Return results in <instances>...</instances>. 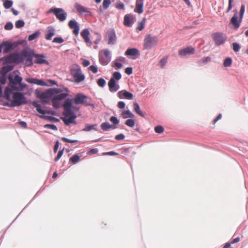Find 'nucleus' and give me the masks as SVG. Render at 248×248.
Here are the masks:
<instances>
[{
	"instance_id": "f257e3e1",
	"label": "nucleus",
	"mask_w": 248,
	"mask_h": 248,
	"mask_svg": "<svg viewBox=\"0 0 248 248\" xmlns=\"http://www.w3.org/2000/svg\"><path fill=\"white\" fill-rule=\"evenodd\" d=\"M73 98H67L62 105L64 108L62 115L64 117H61L64 124L69 125L71 124L76 123L77 115L75 111H78L79 108L77 107H73Z\"/></svg>"
},
{
	"instance_id": "f03ea898",
	"label": "nucleus",
	"mask_w": 248,
	"mask_h": 248,
	"mask_svg": "<svg viewBox=\"0 0 248 248\" xmlns=\"http://www.w3.org/2000/svg\"><path fill=\"white\" fill-rule=\"evenodd\" d=\"M13 77L12 74L9 75V86L12 87L14 91L18 92L23 91L27 87V85L22 83V78L18 75L16 76L14 78Z\"/></svg>"
},
{
	"instance_id": "7ed1b4c3",
	"label": "nucleus",
	"mask_w": 248,
	"mask_h": 248,
	"mask_svg": "<svg viewBox=\"0 0 248 248\" xmlns=\"http://www.w3.org/2000/svg\"><path fill=\"white\" fill-rule=\"evenodd\" d=\"M34 54V51L31 49H23L21 53L19 54L20 62H24L27 66H32L33 64L32 59Z\"/></svg>"
},
{
	"instance_id": "20e7f679",
	"label": "nucleus",
	"mask_w": 248,
	"mask_h": 248,
	"mask_svg": "<svg viewBox=\"0 0 248 248\" xmlns=\"http://www.w3.org/2000/svg\"><path fill=\"white\" fill-rule=\"evenodd\" d=\"M32 105L36 108V111L40 114H41L42 115L40 116V117L41 118L46 119V120H49L51 121H55L56 122H59V119L58 118H56L53 116H46V113H49V111H47L42 108L41 105L39 103V102L38 101L34 100L33 101L31 102Z\"/></svg>"
},
{
	"instance_id": "39448f33",
	"label": "nucleus",
	"mask_w": 248,
	"mask_h": 248,
	"mask_svg": "<svg viewBox=\"0 0 248 248\" xmlns=\"http://www.w3.org/2000/svg\"><path fill=\"white\" fill-rule=\"evenodd\" d=\"M158 39L155 36L146 34L144 39L143 49L150 50L158 44Z\"/></svg>"
},
{
	"instance_id": "423d86ee",
	"label": "nucleus",
	"mask_w": 248,
	"mask_h": 248,
	"mask_svg": "<svg viewBox=\"0 0 248 248\" xmlns=\"http://www.w3.org/2000/svg\"><path fill=\"white\" fill-rule=\"evenodd\" d=\"M13 100L11 101V106H20L27 103L26 97L22 93L16 92L13 93Z\"/></svg>"
},
{
	"instance_id": "0eeeda50",
	"label": "nucleus",
	"mask_w": 248,
	"mask_h": 248,
	"mask_svg": "<svg viewBox=\"0 0 248 248\" xmlns=\"http://www.w3.org/2000/svg\"><path fill=\"white\" fill-rule=\"evenodd\" d=\"M22 44V41H15L11 42L7 41H3L0 44L1 49L3 48V52L5 54L8 53L15 48L17 47L19 45Z\"/></svg>"
},
{
	"instance_id": "6e6552de",
	"label": "nucleus",
	"mask_w": 248,
	"mask_h": 248,
	"mask_svg": "<svg viewBox=\"0 0 248 248\" xmlns=\"http://www.w3.org/2000/svg\"><path fill=\"white\" fill-rule=\"evenodd\" d=\"M71 74L76 83H80L85 80V76L82 73L81 67L78 64L70 69Z\"/></svg>"
},
{
	"instance_id": "1a4fd4ad",
	"label": "nucleus",
	"mask_w": 248,
	"mask_h": 248,
	"mask_svg": "<svg viewBox=\"0 0 248 248\" xmlns=\"http://www.w3.org/2000/svg\"><path fill=\"white\" fill-rule=\"evenodd\" d=\"M53 13L56 18L61 21H64L67 17V14L65 11L61 8L52 7L47 12V14Z\"/></svg>"
},
{
	"instance_id": "9d476101",
	"label": "nucleus",
	"mask_w": 248,
	"mask_h": 248,
	"mask_svg": "<svg viewBox=\"0 0 248 248\" xmlns=\"http://www.w3.org/2000/svg\"><path fill=\"white\" fill-rule=\"evenodd\" d=\"M87 99L88 97L86 95L79 93L75 95V98L73 99V102L77 105L84 104L85 106L94 107V104L88 101Z\"/></svg>"
},
{
	"instance_id": "9b49d317",
	"label": "nucleus",
	"mask_w": 248,
	"mask_h": 248,
	"mask_svg": "<svg viewBox=\"0 0 248 248\" xmlns=\"http://www.w3.org/2000/svg\"><path fill=\"white\" fill-rule=\"evenodd\" d=\"M64 90L67 92L66 93H60L52 98V106L54 108H59L61 107L60 102L68 96L69 90L66 88Z\"/></svg>"
},
{
	"instance_id": "f8f14e48",
	"label": "nucleus",
	"mask_w": 248,
	"mask_h": 248,
	"mask_svg": "<svg viewBox=\"0 0 248 248\" xmlns=\"http://www.w3.org/2000/svg\"><path fill=\"white\" fill-rule=\"evenodd\" d=\"M213 39L217 46L223 44L227 39L226 36L222 32H216L213 34Z\"/></svg>"
},
{
	"instance_id": "ddd939ff",
	"label": "nucleus",
	"mask_w": 248,
	"mask_h": 248,
	"mask_svg": "<svg viewBox=\"0 0 248 248\" xmlns=\"http://www.w3.org/2000/svg\"><path fill=\"white\" fill-rule=\"evenodd\" d=\"M3 59L6 63H20L19 55L17 53H11L4 57Z\"/></svg>"
},
{
	"instance_id": "4468645a",
	"label": "nucleus",
	"mask_w": 248,
	"mask_h": 248,
	"mask_svg": "<svg viewBox=\"0 0 248 248\" xmlns=\"http://www.w3.org/2000/svg\"><path fill=\"white\" fill-rule=\"evenodd\" d=\"M106 37L108 39V45H114L116 43L117 36L114 29H109L107 32Z\"/></svg>"
},
{
	"instance_id": "2eb2a0df",
	"label": "nucleus",
	"mask_w": 248,
	"mask_h": 248,
	"mask_svg": "<svg viewBox=\"0 0 248 248\" xmlns=\"http://www.w3.org/2000/svg\"><path fill=\"white\" fill-rule=\"evenodd\" d=\"M35 94L36 97L42 100L43 104H46L48 102V96L47 90L45 92H42L40 89L35 90Z\"/></svg>"
},
{
	"instance_id": "dca6fc26",
	"label": "nucleus",
	"mask_w": 248,
	"mask_h": 248,
	"mask_svg": "<svg viewBox=\"0 0 248 248\" xmlns=\"http://www.w3.org/2000/svg\"><path fill=\"white\" fill-rule=\"evenodd\" d=\"M135 16L132 14H126L124 16V25L126 27H131L134 23Z\"/></svg>"
},
{
	"instance_id": "f3484780",
	"label": "nucleus",
	"mask_w": 248,
	"mask_h": 248,
	"mask_svg": "<svg viewBox=\"0 0 248 248\" xmlns=\"http://www.w3.org/2000/svg\"><path fill=\"white\" fill-rule=\"evenodd\" d=\"M26 81L31 84H34L42 86H48L49 85L43 79L37 78H29L26 79Z\"/></svg>"
},
{
	"instance_id": "a211bd4d",
	"label": "nucleus",
	"mask_w": 248,
	"mask_h": 248,
	"mask_svg": "<svg viewBox=\"0 0 248 248\" xmlns=\"http://www.w3.org/2000/svg\"><path fill=\"white\" fill-rule=\"evenodd\" d=\"M108 86L109 91L111 93L116 92L120 88L119 84L116 83V81L113 78L110 79L108 82Z\"/></svg>"
},
{
	"instance_id": "6ab92c4d",
	"label": "nucleus",
	"mask_w": 248,
	"mask_h": 248,
	"mask_svg": "<svg viewBox=\"0 0 248 248\" xmlns=\"http://www.w3.org/2000/svg\"><path fill=\"white\" fill-rule=\"evenodd\" d=\"M117 96L120 99L124 98L131 100L133 98V94L125 90H123L118 92L117 93Z\"/></svg>"
},
{
	"instance_id": "aec40b11",
	"label": "nucleus",
	"mask_w": 248,
	"mask_h": 248,
	"mask_svg": "<svg viewBox=\"0 0 248 248\" xmlns=\"http://www.w3.org/2000/svg\"><path fill=\"white\" fill-rule=\"evenodd\" d=\"M195 49L191 46H188L186 48L181 49L179 51V55L186 57L187 55H190L194 53Z\"/></svg>"
},
{
	"instance_id": "412c9836",
	"label": "nucleus",
	"mask_w": 248,
	"mask_h": 248,
	"mask_svg": "<svg viewBox=\"0 0 248 248\" xmlns=\"http://www.w3.org/2000/svg\"><path fill=\"white\" fill-rule=\"evenodd\" d=\"M69 27L71 29H74L73 33L78 35L79 31V26L75 20H71L68 23Z\"/></svg>"
},
{
	"instance_id": "4be33fe9",
	"label": "nucleus",
	"mask_w": 248,
	"mask_h": 248,
	"mask_svg": "<svg viewBox=\"0 0 248 248\" xmlns=\"http://www.w3.org/2000/svg\"><path fill=\"white\" fill-rule=\"evenodd\" d=\"M62 91L63 90L60 88H49L47 89L48 101L52 98L53 95H57L59 93H62Z\"/></svg>"
},
{
	"instance_id": "5701e85b",
	"label": "nucleus",
	"mask_w": 248,
	"mask_h": 248,
	"mask_svg": "<svg viewBox=\"0 0 248 248\" xmlns=\"http://www.w3.org/2000/svg\"><path fill=\"white\" fill-rule=\"evenodd\" d=\"M34 57L36 58V60L35 61V63L38 64H46L47 65L49 64L48 62L46 60V57L44 55L42 54H35Z\"/></svg>"
},
{
	"instance_id": "b1692460",
	"label": "nucleus",
	"mask_w": 248,
	"mask_h": 248,
	"mask_svg": "<svg viewBox=\"0 0 248 248\" xmlns=\"http://www.w3.org/2000/svg\"><path fill=\"white\" fill-rule=\"evenodd\" d=\"M230 22L231 24L236 29L239 28L242 22V20L239 18V20H238L237 17V12L236 11L235 13L233 15L232 17L231 18Z\"/></svg>"
},
{
	"instance_id": "393cba45",
	"label": "nucleus",
	"mask_w": 248,
	"mask_h": 248,
	"mask_svg": "<svg viewBox=\"0 0 248 248\" xmlns=\"http://www.w3.org/2000/svg\"><path fill=\"white\" fill-rule=\"evenodd\" d=\"M75 7L76 10L79 14L82 15L85 13L91 14V12L89 10L88 8L85 7L84 6H82L80 4L76 3Z\"/></svg>"
},
{
	"instance_id": "a878e982",
	"label": "nucleus",
	"mask_w": 248,
	"mask_h": 248,
	"mask_svg": "<svg viewBox=\"0 0 248 248\" xmlns=\"http://www.w3.org/2000/svg\"><path fill=\"white\" fill-rule=\"evenodd\" d=\"M144 0H136V7L134 9V12L140 14L143 13V10Z\"/></svg>"
},
{
	"instance_id": "bb28decb",
	"label": "nucleus",
	"mask_w": 248,
	"mask_h": 248,
	"mask_svg": "<svg viewBox=\"0 0 248 248\" xmlns=\"http://www.w3.org/2000/svg\"><path fill=\"white\" fill-rule=\"evenodd\" d=\"M81 36L84 39L85 42L89 44V46H91L92 45V42L90 41V39L89 37L90 35V31L88 29H84L80 33Z\"/></svg>"
},
{
	"instance_id": "cd10ccee",
	"label": "nucleus",
	"mask_w": 248,
	"mask_h": 248,
	"mask_svg": "<svg viewBox=\"0 0 248 248\" xmlns=\"http://www.w3.org/2000/svg\"><path fill=\"white\" fill-rule=\"evenodd\" d=\"M55 34V29L52 26H48L47 28L45 38L47 40H50Z\"/></svg>"
},
{
	"instance_id": "c85d7f7f",
	"label": "nucleus",
	"mask_w": 248,
	"mask_h": 248,
	"mask_svg": "<svg viewBox=\"0 0 248 248\" xmlns=\"http://www.w3.org/2000/svg\"><path fill=\"white\" fill-rule=\"evenodd\" d=\"M125 55L127 56H136L140 55V51L136 48H129L125 52Z\"/></svg>"
},
{
	"instance_id": "c756f323",
	"label": "nucleus",
	"mask_w": 248,
	"mask_h": 248,
	"mask_svg": "<svg viewBox=\"0 0 248 248\" xmlns=\"http://www.w3.org/2000/svg\"><path fill=\"white\" fill-rule=\"evenodd\" d=\"M133 106L134 110L138 115L142 117H145L146 113L143 112L140 110V105L137 102H134L133 103Z\"/></svg>"
},
{
	"instance_id": "7c9ffc66",
	"label": "nucleus",
	"mask_w": 248,
	"mask_h": 248,
	"mask_svg": "<svg viewBox=\"0 0 248 248\" xmlns=\"http://www.w3.org/2000/svg\"><path fill=\"white\" fill-rule=\"evenodd\" d=\"M97 131L98 125L97 124H86L85 127L82 129L83 131H90L91 130Z\"/></svg>"
},
{
	"instance_id": "2f4dec72",
	"label": "nucleus",
	"mask_w": 248,
	"mask_h": 248,
	"mask_svg": "<svg viewBox=\"0 0 248 248\" xmlns=\"http://www.w3.org/2000/svg\"><path fill=\"white\" fill-rule=\"evenodd\" d=\"M14 91H14L12 88L10 86L6 87L4 90V95L5 98L8 100H10L11 98V94L12 93L13 94L12 92H15Z\"/></svg>"
},
{
	"instance_id": "473e14b6",
	"label": "nucleus",
	"mask_w": 248,
	"mask_h": 248,
	"mask_svg": "<svg viewBox=\"0 0 248 248\" xmlns=\"http://www.w3.org/2000/svg\"><path fill=\"white\" fill-rule=\"evenodd\" d=\"M14 68V66L11 65H7L6 66H4L2 67L1 69V74L6 75V74L13 70Z\"/></svg>"
},
{
	"instance_id": "72a5a7b5",
	"label": "nucleus",
	"mask_w": 248,
	"mask_h": 248,
	"mask_svg": "<svg viewBox=\"0 0 248 248\" xmlns=\"http://www.w3.org/2000/svg\"><path fill=\"white\" fill-rule=\"evenodd\" d=\"M99 60L100 63L103 65H107L110 61V59L105 58L100 53L99 55Z\"/></svg>"
},
{
	"instance_id": "f704fd0d",
	"label": "nucleus",
	"mask_w": 248,
	"mask_h": 248,
	"mask_svg": "<svg viewBox=\"0 0 248 248\" xmlns=\"http://www.w3.org/2000/svg\"><path fill=\"white\" fill-rule=\"evenodd\" d=\"M121 115L124 119L133 118L134 117V115L129 110H124Z\"/></svg>"
},
{
	"instance_id": "c9c22d12",
	"label": "nucleus",
	"mask_w": 248,
	"mask_h": 248,
	"mask_svg": "<svg viewBox=\"0 0 248 248\" xmlns=\"http://www.w3.org/2000/svg\"><path fill=\"white\" fill-rule=\"evenodd\" d=\"M41 32L39 31H37L33 33L30 34L28 37V40L30 41H32L35 39L38 38L40 35Z\"/></svg>"
},
{
	"instance_id": "e433bc0d",
	"label": "nucleus",
	"mask_w": 248,
	"mask_h": 248,
	"mask_svg": "<svg viewBox=\"0 0 248 248\" xmlns=\"http://www.w3.org/2000/svg\"><path fill=\"white\" fill-rule=\"evenodd\" d=\"M111 78H113L114 80H119L122 78V75L120 72H114L112 74Z\"/></svg>"
},
{
	"instance_id": "4c0bfd02",
	"label": "nucleus",
	"mask_w": 248,
	"mask_h": 248,
	"mask_svg": "<svg viewBox=\"0 0 248 248\" xmlns=\"http://www.w3.org/2000/svg\"><path fill=\"white\" fill-rule=\"evenodd\" d=\"M80 156L78 154L73 155L70 158V161L72 162L74 164H76L79 160Z\"/></svg>"
},
{
	"instance_id": "58836bf2",
	"label": "nucleus",
	"mask_w": 248,
	"mask_h": 248,
	"mask_svg": "<svg viewBox=\"0 0 248 248\" xmlns=\"http://www.w3.org/2000/svg\"><path fill=\"white\" fill-rule=\"evenodd\" d=\"M145 20V18H143L141 22L138 23V25L137 28V30L141 31L144 28Z\"/></svg>"
},
{
	"instance_id": "ea45409f",
	"label": "nucleus",
	"mask_w": 248,
	"mask_h": 248,
	"mask_svg": "<svg viewBox=\"0 0 248 248\" xmlns=\"http://www.w3.org/2000/svg\"><path fill=\"white\" fill-rule=\"evenodd\" d=\"M232 59L230 57H228L224 60L223 65L225 67H229L232 64Z\"/></svg>"
},
{
	"instance_id": "a19ab883",
	"label": "nucleus",
	"mask_w": 248,
	"mask_h": 248,
	"mask_svg": "<svg viewBox=\"0 0 248 248\" xmlns=\"http://www.w3.org/2000/svg\"><path fill=\"white\" fill-rule=\"evenodd\" d=\"M109 123L108 122H104L102 123L100 126L101 129L105 131H108L109 130Z\"/></svg>"
},
{
	"instance_id": "79ce46f5",
	"label": "nucleus",
	"mask_w": 248,
	"mask_h": 248,
	"mask_svg": "<svg viewBox=\"0 0 248 248\" xmlns=\"http://www.w3.org/2000/svg\"><path fill=\"white\" fill-rule=\"evenodd\" d=\"M97 84L99 87L103 88L106 84V81L103 78H101L98 79Z\"/></svg>"
},
{
	"instance_id": "37998d69",
	"label": "nucleus",
	"mask_w": 248,
	"mask_h": 248,
	"mask_svg": "<svg viewBox=\"0 0 248 248\" xmlns=\"http://www.w3.org/2000/svg\"><path fill=\"white\" fill-rule=\"evenodd\" d=\"M13 2L10 0H5L3 3V6L5 9H9L13 5Z\"/></svg>"
},
{
	"instance_id": "c03bdc74",
	"label": "nucleus",
	"mask_w": 248,
	"mask_h": 248,
	"mask_svg": "<svg viewBox=\"0 0 248 248\" xmlns=\"http://www.w3.org/2000/svg\"><path fill=\"white\" fill-rule=\"evenodd\" d=\"M25 25V22L23 20H18L16 22L15 26L16 28L19 29Z\"/></svg>"
},
{
	"instance_id": "a18cd8bd",
	"label": "nucleus",
	"mask_w": 248,
	"mask_h": 248,
	"mask_svg": "<svg viewBox=\"0 0 248 248\" xmlns=\"http://www.w3.org/2000/svg\"><path fill=\"white\" fill-rule=\"evenodd\" d=\"M125 124L130 127H133L135 125V123L133 119H129L125 121Z\"/></svg>"
},
{
	"instance_id": "49530a36",
	"label": "nucleus",
	"mask_w": 248,
	"mask_h": 248,
	"mask_svg": "<svg viewBox=\"0 0 248 248\" xmlns=\"http://www.w3.org/2000/svg\"><path fill=\"white\" fill-rule=\"evenodd\" d=\"M232 47L233 51L235 52L239 51L241 49L240 45L236 42L232 43Z\"/></svg>"
},
{
	"instance_id": "de8ad7c7",
	"label": "nucleus",
	"mask_w": 248,
	"mask_h": 248,
	"mask_svg": "<svg viewBox=\"0 0 248 248\" xmlns=\"http://www.w3.org/2000/svg\"><path fill=\"white\" fill-rule=\"evenodd\" d=\"M155 131L157 133L161 134L164 132V128L161 125H157L155 127Z\"/></svg>"
},
{
	"instance_id": "09e8293b",
	"label": "nucleus",
	"mask_w": 248,
	"mask_h": 248,
	"mask_svg": "<svg viewBox=\"0 0 248 248\" xmlns=\"http://www.w3.org/2000/svg\"><path fill=\"white\" fill-rule=\"evenodd\" d=\"M111 4L110 0H104L103 2V7L104 10L107 9Z\"/></svg>"
},
{
	"instance_id": "8fccbe9b",
	"label": "nucleus",
	"mask_w": 248,
	"mask_h": 248,
	"mask_svg": "<svg viewBox=\"0 0 248 248\" xmlns=\"http://www.w3.org/2000/svg\"><path fill=\"white\" fill-rule=\"evenodd\" d=\"M116 8L119 10H124V4L121 1H118L116 4Z\"/></svg>"
},
{
	"instance_id": "3c124183",
	"label": "nucleus",
	"mask_w": 248,
	"mask_h": 248,
	"mask_svg": "<svg viewBox=\"0 0 248 248\" xmlns=\"http://www.w3.org/2000/svg\"><path fill=\"white\" fill-rule=\"evenodd\" d=\"M46 128L50 129L53 130L57 131L58 130L57 127L54 124H46L44 125Z\"/></svg>"
},
{
	"instance_id": "603ef678",
	"label": "nucleus",
	"mask_w": 248,
	"mask_h": 248,
	"mask_svg": "<svg viewBox=\"0 0 248 248\" xmlns=\"http://www.w3.org/2000/svg\"><path fill=\"white\" fill-rule=\"evenodd\" d=\"M245 4H242L240 8V10L239 12L240 15V18L241 20H242L244 14L245 13Z\"/></svg>"
},
{
	"instance_id": "864d4df0",
	"label": "nucleus",
	"mask_w": 248,
	"mask_h": 248,
	"mask_svg": "<svg viewBox=\"0 0 248 248\" xmlns=\"http://www.w3.org/2000/svg\"><path fill=\"white\" fill-rule=\"evenodd\" d=\"M53 42L55 43L62 44L64 42V40L61 37H56L54 38Z\"/></svg>"
},
{
	"instance_id": "5fc2aeb1",
	"label": "nucleus",
	"mask_w": 248,
	"mask_h": 248,
	"mask_svg": "<svg viewBox=\"0 0 248 248\" xmlns=\"http://www.w3.org/2000/svg\"><path fill=\"white\" fill-rule=\"evenodd\" d=\"M13 28V24L11 22H8L6 23L4 26L5 30H11Z\"/></svg>"
},
{
	"instance_id": "6e6d98bb",
	"label": "nucleus",
	"mask_w": 248,
	"mask_h": 248,
	"mask_svg": "<svg viewBox=\"0 0 248 248\" xmlns=\"http://www.w3.org/2000/svg\"><path fill=\"white\" fill-rule=\"evenodd\" d=\"M110 121L111 122L114 124H118L120 123V121L117 119V118L115 116H112L110 118Z\"/></svg>"
},
{
	"instance_id": "4d7b16f0",
	"label": "nucleus",
	"mask_w": 248,
	"mask_h": 248,
	"mask_svg": "<svg viewBox=\"0 0 248 248\" xmlns=\"http://www.w3.org/2000/svg\"><path fill=\"white\" fill-rule=\"evenodd\" d=\"M62 140L63 141H64V142H68V143H78V140H70L65 137H62Z\"/></svg>"
},
{
	"instance_id": "13d9d810",
	"label": "nucleus",
	"mask_w": 248,
	"mask_h": 248,
	"mask_svg": "<svg viewBox=\"0 0 248 248\" xmlns=\"http://www.w3.org/2000/svg\"><path fill=\"white\" fill-rule=\"evenodd\" d=\"M6 80H7L6 75L2 74L0 77V83L2 85H4L5 84Z\"/></svg>"
},
{
	"instance_id": "bf43d9fd",
	"label": "nucleus",
	"mask_w": 248,
	"mask_h": 248,
	"mask_svg": "<svg viewBox=\"0 0 248 248\" xmlns=\"http://www.w3.org/2000/svg\"><path fill=\"white\" fill-rule=\"evenodd\" d=\"M63 151H64V149H62V150H60L59 151L57 156L55 158V161L56 162L58 161L60 159V158L62 157V155L63 154Z\"/></svg>"
},
{
	"instance_id": "052dcab7",
	"label": "nucleus",
	"mask_w": 248,
	"mask_h": 248,
	"mask_svg": "<svg viewBox=\"0 0 248 248\" xmlns=\"http://www.w3.org/2000/svg\"><path fill=\"white\" fill-rule=\"evenodd\" d=\"M167 63V59L164 58L160 61V65L161 68H164Z\"/></svg>"
},
{
	"instance_id": "680f3d73",
	"label": "nucleus",
	"mask_w": 248,
	"mask_h": 248,
	"mask_svg": "<svg viewBox=\"0 0 248 248\" xmlns=\"http://www.w3.org/2000/svg\"><path fill=\"white\" fill-rule=\"evenodd\" d=\"M89 69H90V70H91L93 74H96L97 73V71H98V68L96 66H94V65H91Z\"/></svg>"
},
{
	"instance_id": "e2e57ef3",
	"label": "nucleus",
	"mask_w": 248,
	"mask_h": 248,
	"mask_svg": "<svg viewBox=\"0 0 248 248\" xmlns=\"http://www.w3.org/2000/svg\"><path fill=\"white\" fill-rule=\"evenodd\" d=\"M211 57H204L202 59V62L203 64H206L208 62L211 61Z\"/></svg>"
},
{
	"instance_id": "0e129e2a",
	"label": "nucleus",
	"mask_w": 248,
	"mask_h": 248,
	"mask_svg": "<svg viewBox=\"0 0 248 248\" xmlns=\"http://www.w3.org/2000/svg\"><path fill=\"white\" fill-rule=\"evenodd\" d=\"M125 138V136L123 134H120L116 135L115 137V140H124Z\"/></svg>"
},
{
	"instance_id": "69168bd1",
	"label": "nucleus",
	"mask_w": 248,
	"mask_h": 248,
	"mask_svg": "<svg viewBox=\"0 0 248 248\" xmlns=\"http://www.w3.org/2000/svg\"><path fill=\"white\" fill-rule=\"evenodd\" d=\"M125 72L128 75H130L131 74H132L133 72L132 68L131 67L126 68V69H125Z\"/></svg>"
},
{
	"instance_id": "338daca9",
	"label": "nucleus",
	"mask_w": 248,
	"mask_h": 248,
	"mask_svg": "<svg viewBox=\"0 0 248 248\" xmlns=\"http://www.w3.org/2000/svg\"><path fill=\"white\" fill-rule=\"evenodd\" d=\"M104 54L105 55V56L108 58V59H110V51H109L108 49H105L104 50Z\"/></svg>"
},
{
	"instance_id": "774afa93",
	"label": "nucleus",
	"mask_w": 248,
	"mask_h": 248,
	"mask_svg": "<svg viewBox=\"0 0 248 248\" xmlns=\"http://www.w3.org/2000/svg\"><path fill=\"white\" fill-rule=\"evenodd\" d=\"M125 104L124 101H119L118 103V107L120 108H124Z\"/></svg>"
}]
</instances>
